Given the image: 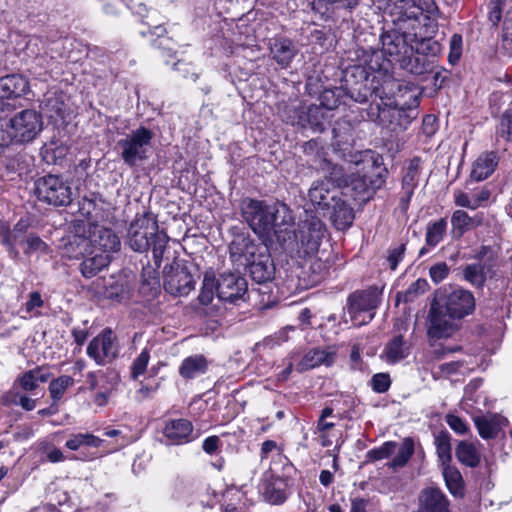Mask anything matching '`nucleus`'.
<instances>
[{"label": "nucleus", "mask_w": 512, "mask_h": 512, "mask_svg": "<svg viewBox=\"0 0 512 512\" xmlns=\"http://www.w3.org/2000/svg\"><path fill=\"white\" fill-rule=\"evenodd\" d=\"M164 289L175 296H186L195 287L193 276L186 267L176 263L164 268Z\"/></svg>", "instance_id": "nucleus-17"}, {"label": "nucleus", "mask_w": 512, "mask_h": 512, "mask_svg": "<svg viewBox=\"0 0 512 512\" xmlns=\"http://www.w3.org/2000/svg\"><path fill=\"white\" fill-rule=\"evenodd\" d=\"M436 9L434 0H400L395 5L394 15L409 24V27L421 30V25L428 20L424 12L432 13ZM408 28L407 24H402Z\"/></svg>", "instance_id": "nucleus-14"}, {"label": "nucleus", "mask_w": 512, "mask_h": 512, "mask_svg": "<svg viewBox=\"0 0 512 512\" xmlns=\"http://www.w3.org/2000/svg\"><path fill=\"white\" fill-rule=\"evenodd\" d=\"M475 309L473 294L461 287H442L435 292L428 316V334L432 338L451 335L453 320L462 319Z\"/></svg>", "instance_id": "nucleus-2"}, {"label": "nucleus", "mask_w": 512, "mask_h": 512, "mask_svg": "<svg viewBox=\"0 0 512 512\" xmlns=\"http://www.w3.org/2000/svg\"><path fill=\"white\" fill-rule=\"evenodd\" d=\"M375 93L381 100L388 101L384 103L387 108L379 111L380 122L391 126L392 131L406 129L409 119L405 109L418 104L416 87L411 83L387 77L375 89Z\"/></svg>", "instance_id": "nucleus-4"}, {"label": "nucleus", "mask_w": 512, "mask_h": 512, "mask_svg": "<svg viewBox=\"0 0 512 512\" xmlns=\"http://www.w3.org/2000/svg\"><path fill=\"white\" fill-rule=\"evenodd\" d=\"M446 229L447 221L444 218L429 223L426 228V244L431 247L438 245L443 240Z\"/></svg>", "instance_id": "nucleus-44"}, {"label": "nucleus", "mask_w": 512, "mask_h": 512, "mask_svg": "<svg viewBox=\"0 0 512 512\" xmlns=\"http://www.w3.org/2000/svg\"><path fill=\"white\" fill-rule=\"evenodd\" d=\"M74 379L68 375H62L53 379L49 384V393L54 403L60 401L66 390L74 385Z\"/></svg>", "instance_id": "nucleus-47"}, {"label": "nucleus", "mask_w": 512, "mask_h": 512, "mask_svg": "<svg viewBox=\"0 0 512 512\" xmlns=\"http://www.w3.org/2000/svg\"><path fill=\"white\" fill-rule=\"evenodd\" d=\"M150 360V352L147 348L143 349L141 353L134 359L131 365V377L136 380L139 376L143 375L147 369Z\"/></svg>", "instance_id": "nucleus-52"}, {"label": "nucleus", "mask_w": 512, "mask_h": 512, "mask_svg": "<svg viewBox=\"0 0 512 512\" xmlns=\"http://www.w3.org/2000/svg\"><path fill=\"white\" fill-rule=\"evenodd\" d=\"M25 243L27 245L25 253H32L35 251L46 252L48 250L47 244L35 235L28 236L25 240Z\"/></svg>", "instance_id": "nucleus-64"}, {"label": "nucleus", "mask_w": 512, "mask_h": 512, "mask_svg": "<svg viewBox=\"0 0 512 512\" xmlns=\"http://www.w3.org/2000/svg\"><path fill=\"white\" fill-rule=\"evenodd\" d=\"M283 118L293 126L305 128L306 106L302 104L288 106L284 111Z\"/></svg>", "instance_id": "nucleus-50"}, {"label": "nucleus", "mask_w": 512, "mask_h": 512, "mask_svg": "<svg viewBox=\"0 0 512 512\" xmlns=\"http://www.w3.org/2000/svg\"><path fill=\"white\" fill-rule=\"evenodd\" d=\"M475 426L483 439H493L508 425V420L497 414L474 418Z\"/></svg>", "instance_id": "nucleus-25"}, {"label": "nucleus", "mask_w": 512, "mask_h": 512, "mask_svg": "<svg viewBox=\"0 0 512 512\" xmlns=\"http://www.w3.org/2000/svg\"><path fill=\"white\" fill-rule=\"evenodd\" d=\"M207 368V359L203 355L196 354L182 361L179 367V374L184 379H193L206 373Z\"/></svg>", "instance_id": "nucleus-36"}, {"label": "nucleus", "mask_w": 512, "mask_h": 512, "mask_svg": "<svg viewBox=\"0 0 512 512\" xmlns=\"http://www.w3.org/2000/svg\"><path fill=\"white\" fill-rule=\"evenodd\" d=\"M79 231L80 228L63 248L64 255L70 259H83L90 255L91 252V243L86 228L84 227L82 229V234H80Z\"/></svg>", "instance_id": "nucleus-29"}, {"label": "nucleus", "mask_w": 512, "mask_h": 512, "mask_svg": "<svg viewBox=\"0 0 512 512\" xmlns=\"http://www.w3.org/2000/svg\"><path fill=\"white\" fill-rule=\"evenodd\" d=\"M67 153V145L58 140L46 143L41 149L42 157L48 164H59L66 157Z\"/></svg>", "instance_id": "nucleus-40"}, {"label": "nucleus", "mask_w": 512, "mask_h": 512, "mask_svg": "<svg viewBox=\"0 0 512 512\" xmlns=\"http://www.w3.org/2000/svg\"><path fill=\"white\" fill-rule=\"evenodd\" d=\"M488 18L493 25H497L503 19L498 50L500 54L511 57L512 7H507V0H491Z\"/></svg>", "instance_id": "nucleus-13"}, {"label": "nucleus", "mask_w": 512, "mask_h": 512, "mask_svg": "<svg viewBox=\"0 0 512 512\" xmlns=\"http://www.w3.org/2000/svg\"><path fill=\"white\" fill-rule=\"evenodd\" d=\"M405 251V245L400 244L395 248H392L389 250L388 256H387V262L391 270H395L399 264V262L402 260L403 255Z\"/></svg>", "instance_id": "nucleus-63"}, {"label": "nucleus", "mask_w": 512, "mask_h": 512, "mask_svg": "<svg viewBox=\"0 0 512 512\" xmlns=\"http://www.w3.org/2000/svg\"><path fill=\"white\" fill-rule=\"evenodd\" d=\"M498 164L497 156L493 152L481 154L473 163L471 178L482 181L488 178Z\"/></svg>", "instance_id": "nucleus-34"}, {"label": "nucleus", "mask_w": 512, "mask_h": 512, "mask_svg": "<svg viewBox=\"0 0 512 512\" xmlns=\"http://www.w3.org/2000/svg\"><path fill=\"white\" fill-rule=\"evenodd\" d=\"M282 482H268L263 487V498L272 505H281L287 499Z\"/></svg>", "instance_id": "nucleus-42"}, {"label": "nucleus", "mask_w": 512, "mask_h": 512, "mask_svg": "<svg viewBox=\"0 0 512 512\" xmlns=\"http://www.w3.org/2000/svg\"><path fill=\"white\" fill-rule=\"evenodd\" d=\"M391 384L390 376L386 373H378L372 377L371 386L377 393L386 392Z\"/></svg>", "instance_id": "nucleus-60"}, {"label": "nucleus", "mask_w": 512, "mask_h": 512, "mask_svg": "<svg viewBox=\"0 0 512 512\" xmlns=\"http://www.w3.org/2000/svg\"><path fill=\"white\" fill-rule=\"evenodd\" d=\"M446 423L458 434H465L468 431L467 423L457 415L448 414L446 416Z\"/></svg>", "instance_id": "nucleus-62"}, {"label": "nucleus", "mask_w": 512, "mask_h": 512, "mask_svg": "<svg viewBox=\"0 0 512 512\" xmlns=\"http://www.w3.org/2000/svg\"><path fill=\"white\" fill-rule=\"evenodd\" d=\"M42 129V116L33 109L17 112L10 119H0V148L7 147L14 142H30Z\"/></svg>", "instance_id": "nucleus-8"}, {"label": "nucleus", "mask_w": 512, "mask_h": 512, "mask_svg": "<svg viewBox=\"0 0 512 512\" xmlns=\"http://www.w3.org/2000/svg\"><path fill=\"white\" fill-rule=\"evenodd\" d=\"M336 353L334 350L329 349H312L308 351L297 364L296 370L298 372H304L309 369H313L322 364L330 366L334 363Z\"/></svg>", "instance_id": "nucleus-27"}, {"label": "nucleus", "mask_w": 512, "mask_h": 512, "mask_svg": "<svg viewBox=\"0 0 512 512\" xmlns=\"http://www.w3.org/2000/svg\"><path fill=\"white\" fill-rule=\"evenodd\" d=\"M111 256L105 253H99L97 250H91L90 255L83 258L80 264L81 274L85 278L95 276L99 271L108 266Z\"/></svg>", "instance_id": "nucleus-32"}, {"label": "nucleus", "mask_w": 512, "mask_h": 512, "mask_svg": "<svg viewBox=\"0 0 512 512\" xmlns=\"http://www.w3.org/2000/svg\"><path fill=\"white\" fill-rule=\"evenodd\" d=\"M490 196L491 192L487 188H481L472 194L457 190L454 192V202L457 206L475 210L483 206Z\"/></svg>", "instance_id": "nucleus-33"}, {"label": "nucleus", "mask_w": 512, "mask_h": 512, "mask_svg": "<svg viewBox=\"0 0 512 512\" xmlns=\"http://www.w3.org/2000/svg\"><path fill=\"white\" fill-rule=\"evenodd\" d=\"M380 300L381 291L376 286L352 293L348 298L347 308L352 324L362 326L369 323L375 315Z\"/></svg>", "instance_id": "nucleus-10"}, {"label": "nucleus", "mask_w": 512, "mask_h": 512, "mask_svg": "<svg viewBox=\"0 0 512 512\" xmlns=\"http://www.w3.org/2000/svg\"><path fill=\"white\" fill-rule=\"evenodd\" d=\"M247 291L245 278L235 273H223L217 280V296L225 302H235Z\"/></svg>", "instance_id": "nucleus-19"}, {"label": "nucleus", "mask_w": 512, "mask_h": 512, "mask_svg": "<svg viewBox=\"0 0 512 512\" xmlns=\"http://www.w3.org/2000/svg\"><path fill=\"white\" fill-rule=\"evenodd\" d=\"M11 395V399L9 400L11 403L20 406L22 409L26 411H32L37 406V399L31 398L27 395H19L18 393H15Z\"/></svg>", "instance_id": "nucleus-61"}, {"label": "nucleus", "mask_w": 512, "mask_h": 512, "mask_svg": "<svg viewBox=\"0 0 512 512\" xmlns=\"http://www.w3.org/2000/svg\"><path fill=\"white\" fill-rule=\"evenodd\" d=\"M398 27V31L384 32L381 37V50L363 51V64L373 72L388 73L392 64L398 63L407 53L414 51V42L421 37V30L412 27L404 28L402 24H406L399 17L393 20ZM407 26L409 24L407 23Z\"/></svg>", "instance_id": "nucleus-3"}, {"label": "nucleus", "mask_w": 512, "mask_h": 512, "mask_svg": "<svg viewBox=\"0 0 512 512\" xmlns=\"http://www.w3.org/2000/svg\"><path fill=\"white\" fill-rule=\"evenodd\" d=\"M152 138L153 132L145 127H139L121 138L117 148L124 163L132 167L146 159Z\"/></svg>", "instance_id": "nucleus-12"}, {"label": "nucleus", "mask_w": 512, "mask_h": 512, "mask_svg": "<svg viewBox=\"0 0 512 512\" xmlns=\"http://www.w3.org/2000/svg\"><path fill=\"white\" fill-rule=\"evenodd\" d=\"M28 227L29 223L24 219H20L13 229L5 222H0V242L7 247L13 257L18 256L16 245L24 242V234Z\"/></svg>", "instance_id": "nucleus-22"}, {"label": "nucleus", "mask_w": 512, "mask_h": 512, "mask_svg": "<svg viewBox=\"0 0 512 512\" xmlns=\"http://www.w3.org/2000/svg\"><path fill=\"white\" fill-rule=\"evenodd\" d=\"M340 186V171L334 168L330 177L312 184L308 192L309 199L313 205L321 209H329L331 203L339 195L338 187Z\"/></svg>", "instance_id": "nucleus-15"}, {"label": "nucleus", "mask_w": 512, "mask_h": 512, "mask_svg": "<svg viewBox=\"0 0 512 512\" xmlns=\"http://www.w3.org/2000/svg\"><path fill=\"white\" fill-rule=\"evenodd\" d=\"M463 278L475 287H482L486 280L483 265L473 263L465 266L463 269Z\"/></svg>", "instance_id": "nucleus-49"}, {"label": "nucleus", "mask_w": 512, "mask_h": 512, "mask_svg": "<svg viewBox=\"0 0 512 512\" xmlns=\"http://www.w3.org/2000/svg\"><path fill=\"white\" fill-rule=\"evenodd\" d=\"M442 474L449 492L455 497L464 495V481L457 468L446 464L442 466Z\"/></svg>", "instance_id": "nucleus-38"}, {"label": "nucleus", "mask_w": 512, "mask_h": 512, "mask_svg": "<svg viewBox=\"0 0 512 512\" xmlns=\"http://www.w3.org/2000/svg\"><path fill=\"white\" fill-rule=\"evenodd\" d=\"M35 195L40 202L53 206H67L72 202L70 184L61 176L49 174L35 182Z\"/></svg>", "instance_id": "nucleus-11"}, {"label": "nucleus", "mask_w": 512, "mask_h": 512, "mask_svg": "<svg viewBox=\"0 0 512 512\" xmlns=\"http://www.w3.org/2000/svg\"><path fill=\"white\" fill-rule=\"evenodd\" d=\"M396 455L390 462L392 468L403 467L414 453V442L411 438H406L401 445L397 444Z\"/></svg>", "instance_id": "nucleus-43"}, {"label": "nucleus", "mask_w": 512, "mask_h": 512, "mask_svg": "<svg viewBox=\"0 0 512 512\" xmlns=\"http://www.w3.org/2000/svg\"><path fill=\"white\" fill-rule=\"evenodd\" d=\"M420 170L421 160L420 158L415 157L409 162L402 179V191L404 196L401 199V204L405 209L407 208L408 203L414 193V189L418 185Z\"/></svg>", "instance_id": "nucleus-28"}, {"label": "nucleus", "mask_w": 512, "mask_h": 512, "mask_svg": "<svg viewBox=\"0 0 512 512\" xmlns=\"http://www.w3.org/2000/svg\"><path fill=\"white\" fill-rule=\"evenodd\" d=\"M101 443L102 440L93 434L79 433L67 440L66 447L75 451L83 446L99 447Z\"/></svg>", "instance_id": "nucleus-51"}, {"label": "nucleus", "mask_w": 512, "mask_h": 512, "mask_svg": "<svg viewBox=\"0 0 512 512\" xmlns=\"http://www.w3.org/2000/svg\"><path fill=\"white\" fill-rule=\"evenodd\" d=\"M217 292V280L212 272H205L202 287L198 300L202 305H208L214 298V293Z\"/></svg>", "instance_id": "nucleus-48"}, {"label": "nucleus", "mask_w": 512, "mask_h": 512, "mask_svg": "<svg viewBox=\"0 0 512 512\" xmlns=\"http://www.w3.org/2000/svg\"><path fill=\"white\" fill-rule=\"evenodd\" d=\"M397 448V443L393 441H388L382 444L380 447L370 450L368 452V457L371 460H382L390 457L395 453Z\"/></svg>", "instance_id": "nucleus-55"}, {"label": "nucleus", "mask_w": 512, "mask_h": 512, "mask_svg": "<svg viewBox=\"0 0 512 512\" xmlns=\"http://www.w3.org/2000/svg\"><path fill=\"white\" fill-rule=\"evenodd\" d=\"M51 377V373L42 367L28 370L18 376L13 383V389H21L24 392H34L39 384L46 383Z\"/></svg>", "instance_id": "nucleus-23"}, {"label": "nucleus", "mask_w": 512, "mask_h": 512, "mask_svg": "<svg viewBox=\"0 0 512 512\" xmlns=\"http://www.w3.org/2000/svg\"><path fill=\"white\" fill-rule=\"evenodd\" d=\"M169 237L164 231H159L157 220L152 214L146 213L136 217L130 224L127 233V243L136 252H147L152 249L156 267H160Z\"/></svg>", "instance_id": "nucleus-6"}, {"label": "nucleus", "mask_w": 512, "mask_h": 512, "mask_svg": "<svg viewBox=\"0 0 512 512\" xmlns=\"http://www.w3.org/2000/svg\"><path fill=\"white\" fill-rule=\"evenodd\" d=\"M328 210H331L330 217L337 229L344 230L352 224L354 219L353 209L338 196L331 203Z\"/></svg>", "instance_id": "nucleus-30"}, {"label": "nucleus", "mask_w": 512, "mask_h": 512, "mask_svg": "<svg viewBox=\"0 0 512 512\" xmlns=\"http://www.w3.org/2000/svg\"><path fill=\"white\" fill-rule=\"evenodd\" d=\"M457 459L464 465L476 467L480 463V453L476 446L468 441H460L456 447Z\"/></svg>", "instance_id": "nucleus-39"}, {"label": "nucleus", "mask_w": 512, "mask_h": 512, "mask_svg": "<svg viewBox=\"0 0 512 512\" xmlns=\"http://www.w3.org/2000/svg\"><path fill=\"white\" fill-rule=\"evenodd\" d=\"M462 44H463V40H462L461 35L454 34L451 37L450 42H449L450 52H449V56H448L449 62L451 64H455L456 62L459 61V59L462 55Z\"/></svg>", "instance_id": "nucleus-58"}, {"label": "nucleus", "mask_w": 512, "mask_h": 512, "mask_svg": "<svg viewBox=\"0 0 512 512\" xmlns=\"http://www.w3.org/2000/svg\"><path fill=\"white\" fill-rule=\"evenodd\" d=\"M348 170L350 174L344 179L340 178V182L353 192L352 196L356 200H367L371 192L382 185L379 166L369 152L360 155V159L354 162V167L349 166Z\"/></svg>", "instance_id": "nucleus-7"}, {"label": "nucleus", "mask_w": 512, "mask_h": 512, "mask_svg": "<svg viewBox=\"0 0 512 512\" xmlns=\"http://www.w3.org/2000/svg\"><path fill=\"white\" fill-rule=\"evenodd\" d=\"M421 30H423V25H421ZM439 49L440 47L438 42L424 37L423 31H421V37H419V40L414 42V50L417 53L436 55L439 52Z\"/></svg>", "instance_id": "nucleus-53"}, {"label": "nucleus", "mask_w": 512, "mask_h": 512, "mask_svg": "<svg viewBox=\"0 0 512 512\" xmlns=\"http://www.w3.org/2000/svg\"><path fill=\"white\" fill-rule=\"evenodd\" d=\"M410 352V345L402 335L393 337L385 346L382 358L389 364H395L405 359Z\"/></svg>", "instance_id": "nucleus-31"}, {"label": "nucleus", "mask_w": 512, "mask_h": 512, "mask_svg": "<svg viewBox=\"0 0 512 512\" xmlns=\"http://www.w3.org/2000/svg\"><path fill=\"white\" fill-rule=\"evenodd\" d=\"M449 272L450 268L445 262H438L430 267L429 276L435 284H438L447 278Z\"/></svg>", "instance_id": "nucleus-57"}, {"label": "nucleus", "mask_w": 512, "mask_h": 512, "mask_svg": "<svg viewBox=\"0 0 512 512\" xmlns=\"http://www.w3.org/2000/svg\"><path fill=\"white\" fill-rule=\"evenodd\" d=\"M450 501L439 487H426L418 496L417 512H450Z\"/></svg>", "instance_id": "nucleus-20"}, {"label": "nucleus", "mask_w": 512, "mask_h": 512, "mask_svg": "<svg viewBox=\"0 0 512 512\" xmlns=\"http://www.w3.org/2000/svg\"><path fill=\"white\" fill-rule=\"evenodd\" d=\"M481 223V216L475 215L471 217L463 210H456L451 217L453 231L458 236H462L464 232L479 226Z\"/></svg>", "instance_id": "nucleus-37"}, {"label": "nucleus", "mask_w": 512, "mask_h": 512, "mask_svg": "<svg viewBox=\"0 0 512 512\" xmlns=\"http://www.w3.org/2000/svg\"><path fill=\"white\" fill-rule=\"evenodd\" d=\"M451 437L448 432H440L435 437L436 452L441 465L450 464L451 462Z\"/></svg>", "instance_id": "nucleus-46"}, {"label": "nucleus", "mask_w": 512, "mask_h": 512, "mask_svg": "<svg viewBox=\"0 0 512 512\" xmlns=\"http://www.w3.org/2000/svg\"><path fill=\"white\" fill-rule=\"evenodd\" d=\"M20 170V162L17 158L3 157L0 159V176L13 179V175Z\"/></svg>", "instance_id": "nucleus-54"}, {"label": "nucleus", "mask_w": 512, "mask_h": 512, "mask_svg": "<svg viewBox=\"0 0 512 512\" xmlns=\"http://www.w3.org/2000/svg\"><path fill=\"white\" fill-rule=\"evenodd\" d=\"M499 134L507 141L512 140V108L503 113L499 126Z\"/></svg>", "instance_id": "nucleus-59"}, {"label": "nucleus", "mask_w": 512, "mask_h": 512, "mask_svg": "<svg viewBox=\"0 0 512 512\" xmlns=\"http://www.w3.org/2000/svg\"><path fill=\"white\" fill-rule=\"evenodd\" d=\"M28 90V80L22 75L11 74L0 78V99L18 98Z\"/></svg>", "instance_id": "nucleus-26"}, {"label": "nucleus", "mask_w": 512, "mask_h": 512, "mask_svg": "<svg viewBox=\"0 0 512 512\" xmlns=\"http://www.w3.org/2000/svg\"><path fill=\"white\" fill-rule=\"evenodd\" d=\"M193 425L187 419L169 420L163 427L162 434L165 442L169 445H180L190 442L192 438Z\"/></svg>", "instance_id": "nucleus-21"}, {"label": "nucleus", "mask_w": 512, "mask_h": 512, "mask_svg": "<svg viewBox=\"0 0 512 512\" xmlns=\"http://www.w3.org/2000/svg\"><path fill=\"white\" fill-rule=\"evenodd\" d=\"M86 232L91 243V250L108 255L119 250L120 240L112 230L89 223Z\"/></svg>", "instance_id": "nucleus-18"}, {"label": "nucleus", "mask_w": 512, "mask_h": 512, "mask_svg": "<svg viewBox=\"0 0 512 512\" xmlns=\"http://www.w3.org/2000/svg\"><path fill=\"white\" fill-rule=\"evenodd\" d=\"M116 337L111 329L103 330L91 340L87 347V355L98 365L111 363L118 355Z\"/></svg>", "instance_id": "nucleus-16"}, {"label": "nucleus", "mask_w": 512, "mask_h": 512, "mask_svg": "<svg viewBox=\"0 0 512 512\" xmlns=\"http://www.w3.org/2000/svg\"><path fill=\"white\" fill-rule=\"evenodd\" d=\"M241 211L244 220L264 244L274 241L284 245L291 238L289 228L293 227L294 217L284 203L268 205L264 201L247 198L242 201Z\"/></svg>", "instance_id": "nucleus-1"}, {"label": "nucleus", "mask_w": 512, "mask_h": 512, "mask_svg": "<svg viewBox=\"0 0 512 512\" xmlns=\"http://www.w3.org/2000/svg\"><path fill=\"white\" fill-rule=\"evenodd\" d=\"M400 67L414 75H422L431 70L432 65L426 56L417 53L415 50L410 54L407 53L398 62Z\"/></svg>", "instance_id": "nucleus-35"}, {"label": "nucleus", "mask_w": 512, "mask_h": 512, "mask_svg": "<svg viewBox=\"0 0 512 512\" xmlns=\"http://www.w3.org/2000/svg\"><path fill=\"white\" fill-rule=\"evenodd\" d=\"M273 60L281 67L287 68L298 53L295 44L288 38H277L270 45Z\"/></svg>", "instance_id": "nucleus-24"}, {"label": "nucleus", "mask_w": 512, "mask_h": 512, "mask_svg": "<svg viewBox=\"0 0 512 512\" xmlns=\"http://www.w3.org/2000/svg\"><path fill=\"white\" fill-rule=\"evenodd\" d=\"M428 288V283L425 279H418L413 282L404 293V300L406 302L413 301L416 297L423 294Z\"/></svg>", "instance_id": "nucleus-56"}, {"label": "nucleus", "mask_w": 512, "mask_h": 512, "mask_svg": "<svg viewBox=\"0 0 512 512\" xmlns=\"http://www.w3.org/2000/svg\"><path fill=\"white\" fill-rule=\"evenodd\" d=\"M328 118V112L322 107L317 105L306 106L305 128L310 127L314 131L322 132Z\"/></svg>", "instance_id": "nucleus-41"}, {"label": "nucleus", "mask_w": 512, "mask_h": 512, "mask_svg": "<svg viewBox=\"0 0 512 512\" xmlns=\"http://www.w3.org/2000/svg\"><path fill=\"white\" fill-rule=\"evenodd\" d=\"M291 238L283 245L285 248L294 249V242L297 248L303 251L304 255H314L318 252L320 244L325 237L326 227L324 223L315 216H310L302 221L297 233L289 228Z\"/></svg>", "instance_id": "nucleus-9"}, {"label": "nucleus", "mask_w": 512, "mask_h": 512, "mask_svg": "<svg viewBox=\"0 0 512 512\" xmlns=\"http://www.w3.org/2000/svg\"><path fill=\"white\" fill-rule=\"evenodd\" d=\"M345 91L341 87L324 90L320 96V107L325 111L336 109L342 103Z\"/></svg>", "instance_id": "nucleus-45"}, {"label": "nucleus", "mask_w": 512, "mask_h": 512, "mask_svg": "<svg viewBox=\"0 0 512 512\" xmlns=\"http://www.w3.org/2000/svg\"><path fill=\"white\" fill-rule=\"evenodd\" d=\"M229 251L231 260L248 269L255 282L265 283L274 278L275 265L267 244H256L247 237H239L232 241Z\"/></svg>", "instance_id": "nucleus-5"}]
</instances>
